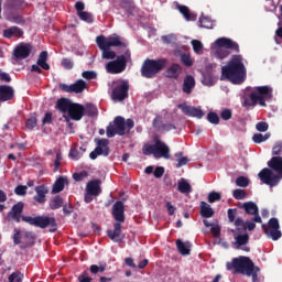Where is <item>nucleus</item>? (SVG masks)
<instances>
[{
    "instance_id": "nucleus-38",
    "label": "nucleus",
    "mask_w": 282,
    "mask_h": 282,
    "mask_svg": "<svg viewBox=\"0 0 282 282\" xmlns=\"http://www.w3.org/2000/svg\"><path fill=\"white\" fill-rule=\"evenodd\" d=\"M84 116H88V118H96L98 116V108L94 104H86L84 106Z\"/></svg>"
},
{
    "instance_id": "nucleus-18",
    "label": "nucleus",
    "mask_w": 282,
    "mask_h": 282,
    "mask_svg": "<svg viewBox=\"0 0 282 282\" xmlns=\"http://www.w3.org/2000/svg\"><path fill=\"white\" fill-rule=\"evenodd\" d=\"M32 54V44L30 43H21L13 51V56L17 61H25Z\"/></svg>"
},
{
    "instance_id": "nucleus-42",
    "label": "nucleus",
    "mask_w": 282,
    "mask_h": 282,
    "mask_svg": "<svg viewBox=\"0 0 282 282\" xmlns=\"http://www.w3.org/2000/svg\"><path fill=\"white\" fill-rule=\"evenodd\" d=\"M7 21H11L12 23H17L18 25H21V23H25L23 17L12 13V11H9V13L7 14Z\"/></svg>"
},
{
    "instance_id": "nucleus-43",
    "label": "nucleus",
    "mask_w": 282,
    "mask_h": 282,
    "mask_svg": "<svg viewBox=\"0 0 282 282\" xmlns=\"http://www.w3.org/2000/svg\"><path fill=\"white\" fill-rule=\"evenodd\" d=\"M200 28H206L207 30H213V20L208 17L202 15L198 20Z\"/></svg>"
},
{
    "instance_id": "nucleus-63",
    "label": "nucleus",
    "mask_w": 282,
    "mask_h": 282,
    "mask_svg": "<svg viewBox=\"0 0 282 282\" xmlns=\"http://www.w3.org/2000/svg\"><path fill=\"white\" fill-rule=\"evenodd\" d=\"M220 118H221V120H225V121L230 120V118H232V110H230V109H224V110L220 112Z\"/></svg>"
},
{
    "instance_id": "nucleus-53",
    "label": "nucleus",
    "mask_w": 282,
    "mask_h": 282,
    "mask_svg": "<svg viewBox=\"0 0 282 282\" xmlns=\"http://www.w3.org/2000/svg\"><path fill=\"white\" fill-rule=\"evenodd\" d=\"M163 126H164V122H163L162 116L156 115L152 121L153 129H155V131H159V129H161Z\"/></svg>"
},
{
    "instance_id": "nucleus-16",
    "label": "nucleus",
    "mask_w": 282,
    "mask_h": 282,
    "mask_svg": "<svg viewBox=\"0 0 282 282\" xmlns=\"http://www.w3.org/2000/svg\"><path fill=\"white\" fill-rule=\"evenodd\" d=\"M88 85L83 79H77L74 84H59L61 91H65V94H83L85 89H88Z\"/></svg>"
},
{
    "instance_id": "nucleus-50",
    "label": "nucleus",
    "mask_w": 282,
    "mask_h": 282,
    "mask_svg": "<svg viewBox=\"0 0 282 282\" xmlns=\"http://www.w3.org/2000/svg\"><path fill=\"white\" fill-rule=\"evenodd\" d=\"M77 17H79L80 21H85L86 23H91L94 21V15L87 11H82Z\"/></svg>"
},
{
    "instance_id": "nucleus-59",
    "label": "nucleus",
    "mask_w": 282,
    "mask_h": 282,
    "mask_svg": "<svg viewBox=\"0 0 282 282\" xmlns=\"http://www.w3.org/2000/svg\"><path fill=\"white\" fill-rule=\"evenodd\" d=\"M14 193H15V195H19L20 197H23V196L28 195V186H25V185H18L14 188Z\"/></svg>"
},
{
    "instance_id": "nucleus-32",
    "label": "nucleus",
    "mask_w": 282,
    "mask_h": 282,
    "mask_svg": "<svg viewBox=\"0 0 282 282\" xmlns=\"http://www.w3.org/2000/svg\"><path fill=\"white\" fill-rule=\"evenodd\" d=\"M13 36L21 39V36H23V30H21L19 26H11L3 31L4 39H12Z\"/></svg>"
},
{
    "instance_id": "nucleus-15",
    "label": "nucleus",
    "mask_w": 282,
    "mask_h": 282,
    "mask_svg": "<svg viewBox=\"0 0 282 282\" xmlns=\"http://www.w3.org/2000/svg\"><path fill=\"white\" fill-rule=\"evenodd\" d=\"M127 69V61L124 56H117L115 61H110L106 64V70L108 74H122Z\"/></svg>"
},
{
    "instance_id": "nucleus-1",
    "label": "nucleus",
    "mask_w": 282,
    "mask_h": 282,
    "mask_svg": "<svg viewBox=\"0 0 282 282\" xmlns=\"http://www.w3.org/2000/svg\"><path fill=\"white\" fill-rule=\"evenodd\" d=\"M23 208H25V204L23 202H19L14 204L10 212L7 214L8 221H15L17 224H21L25 221L29 226H34L35 228H50V232H56L58 230V225L56 224V218L50 216H23Z\"/></svg>"
},
{
    "instance_id": "nucleus-51",
    "label": "nucleus",
    "mask_w": 282,
    "mask_h": 282,
    "mask_svg": "<svg viewBox=\"0 0 282 282\" xmlns=\"http://www.w3.org/2000/svg\"><path fill=\"white\" fill-rule=\"evenodd\" d=\"M232 197H235L238 200L246 199L248 197V194L246 193V189L237 188L232 192Z\"/></svg>"
},
{
    "instance_id": "nucleus-25",
    "label": "nucleus",
    "mask_w": 282,
    "mask_h": 282,
    "mask_svg": "<svg viewBox=\"0 0 282 282\" xmlns=\"http://www.w3.org/2000/svg\"><path fill=\"white\" fill-rule=\"evenodd\" d=\"M14 98V88L8 85H0V102H8Z\"/></svg>"
},
{
    "instance_id": "nucleus-11",
    "label": "nucleus",
    "mask_w": 282,
    "mask_h": 282,
    "mask_svg": "<svg viewBox=\"0 0 282 282\" xmlns=\"http://www.w3.org/2000/svg\"><path fill=\"white\" fill-rule=\"evenodd\" d=\"M96 43L99 50H105L107 47H127V44L122 43L118 34H112L108 37L99 35L96 37Z\"/></svg>"
},
{
    "instance_id": "nucleus-52",
    "label": "nucleus",
    "mask_w": 282,
    "mask_h": 282,
    "mask_svg": "<svg viewBox=\"0 0 282 282\" xmlns=\"http://www.w3.org/2000/svg\"><path fill=\"white\" fill-rule=\"evenodd\" d=\"M24 239H26V246H34V241L36 240V235L32 231L24 232Z\"/></svg>"
},
{
    "instance_id": "nucleus-49",
    "label": "nucleus",
    "mask_w": 282,
    "mask_h": 282,
    "mask_svg": "<svg viewBox=\"0 0 282 282\" xmlns=\"http://www.w3.org/2000/svg\"><path fill=\"white\" fill-rule=\"evenodd\" d=\"M8 281L9 282H23V273H21V271H15L9 275Z\"/></svg>"
},
{
    "instance_id": "nucleus-62",
    "label": "nucleus",
    "mask_w": 282,
    "mask_h": 282,
    "mask_svg": "<svg viewBox=\"0 0 282 282\" xmlns=\"http://www.w3.org/2000/svg\"><path fill=\"white\" fill-rule=\"evenodd\" d=\"M25 127L29 129V131H33L36 127V117L29 118L25 122Z\"/></svg>"
},
{
    "instance_id": "nucleus-21",
    "label": "nucleus",
    "mask_w": 282,
    "mask_h": 282,
    "mask_svg": "<svg viewBox=\"0 0 282 282\" xmlns=\"http://www.w3.org/2000/svg\"><path fill=\"white\" fill-rule=\"evenodd\" d=\"M68 116L70 120H75L76 122L83 120V116H85V106L73 102L70 110H68Z\"/></svg>"
},
{
    "instance_id": "nucleus-28",
    "label": "nucleus",
    "mask_w": 282,
    "mask_h": 282,
    "mask_svg": "<svg viewBox=\"0 0 282 282\" xmlns=\"http://www.w3.org/2000/svg\"><path fill=\"white\" fill-rule=\"evenodd\" d=\"M176 248L180 252V254H183V257H186L191 254V248H193V243L189 241H182V239L176 240Z\"/></svg>"
},
{
    "instance_id": "nucleus-64",
    "label": "nucleus",
    "mask_w": 282,
    "mask_h": 282,
    "mask_svg": "<svg viewBox=\"0 0 282 282\" xmlns=\"http://www.w3.org/2000/svg\"><path fill=\"white\" fill-rule=\"evenodd\" d=\"M282 153V141L275 143V147L272 148V155H281Z\"/></svg>"
},
{
    "instance_id": "nucleus-23",
    "label": "nucleus",
    "mask_w": 282,
    "mask_h": 282,
    "mask_svg": "<svg viewBox=\"0 0 282 282\" xmlns=\"http://www.w3.org/2000/svg\"><path fill=\"white\" fill-rule=\"evenodd\" d=\"M102 181L98 178L88 182L86 185V193H89V195H95V197H98V195L102 193V188L100 187Z\"/></svg>"
},
{
    "instance_id": "nucleus-55",
    "label": "nucleus",
    "mask_w": 282,
    "mask_h": 282,
    "mask_svg": "<svg viewBox=\"0 0 282 282\" xmlns=\"http://www.w3.org/2000/svg\"><path fill=\"white\" fill-rule=\"evenodd\" d=\"M181 62L185 67H193V58H191V55L184 53L181 55Z\"/></svg>"
},
{
    "instance_id": "nucleus-60",
    "label": "nucleus",
    "mask_w": 282,
    "mask_h": 282,
    "mask_svg": "<svg viewBox=\"0 0 282 282\" xmlns=\"http://www.w3.org/2000/svg\"><path fill=\"white\" fill-rule=\"evenodd\" d=\"M61 65L64 69H74V61L70 58H63Z\"/></svg>"
},
{
    "instance_id": "nucleus-9",
    "label": "nucleus",
    "mask_w": 282,
    "mask_h": 282,
    "mask_svg": "<svg viewBox=\"0 0 282 282\" xmlns=\"http://www.w3.org/2000/svg\"><path fill=\"white\" fill-rule=\"evenodd\" d=\"M143 155H153L156 160L164 158V160L171 159V148L165 142L156 139L154 144H148L143 147Z\"/></svg>"
},
{
    "instance_id": "nucleus-24",
    "label": "nucleus",
    "mask_w": 282,
    "mask_h": 282,
    "mask_svg": "<svg viewBox=\"0 0 282 282\" xmlns=\"http://www.w3.org/2000/svg\"><path fill=\"white\" fill-rule=\"evenodd\" d=\"M36 195L33 197L34 202L37 204H45L47 202V193H50V189H47V186L45 185H39L35 187Z\"/></svg>"
},
{
    "instance_id": "nucleus-35",
    "label": "nucleus",
    "mask_w": 282,
    "mask_h": 282,
    "mask_svg": "<svg viewBox=\"0 0 282 282\" xmlns=\"http://www.w3.org/2000/svg\"><path fill=\"white\" fill-rule=\"evenodd\" d=\"M177 8H178V11L181 12V14H183V17L186 19V21H196L197 20V14L191 13V9H188V7L178 4Z\"/></svg>"
},
{
    "instance_id": "nucleus-6",
    "label": "nucleus",
    "mask_w": 282,
    "mask_h": 282,
    "mask_svg": "<svg viewBox=\"0 0 282 282\" xmlns=\"http://www.w3.org/2000/svg\"><path fill=\"white\" fill-rule=\"evenodd\" d=\"M267 100H272V88L269 86H258L253 91L243 95L242 107H245L247 111L254 109L257 105L268 107V104H265Z\"/></svg>"
},
{
    "instance_id": "nucleus-5",
    "label": "nucleus",
    "mask_w": 282,
    "mask_h": 282,
    "mask_svg": "<svg viewBox=\"0 0 282 282\" xmlns=\"http://www.w3.org/2000/svg\"><path fill=\"white\" fill-rule=\"evenodd\" d=\"M268 166L262 169L258 176L262 184H267V186H279V182L282 180V156H272L270 161H268Z\"/></svg>"
},
{
    "instance_id": "nucleus-12",
    "label": "nucleus",
    "mask_w": 282,
    "mask_h": 282,
    "mask_svg": "<svg viewBox=\"0 0 282 282\" xmlns=\"http://www.w3.org/2000/svg\"><path fill=\"white\" fill-rule=\"evenodd\" d=\"M262 230H264L267 237H271L273 241H279V239L282 237L281 225L279 224L278 218H270L268 225H262Z\"/></svg>"
},
{
    "instance_id": "nucleus-37",
    "label": "nucleus",
    "mask_w": 282,
    "mask_h": 282,
    "mask_svg": "<svg viewBox=\"0 0 282 282\" xmlns=\"http://www.w3.org/2000/svg\"><path fill=\"white\" fill-rule=\"evenodd\" d=\"M36 63L42 69H45V72H50V64H47V51H43L40 53Z\"/></svg>"
},
{
    "instance_id": "nucleus-31",
    "label": "nucleus",
    "mask_w": 282,
    "mask_h": 282,
    "mask_svg": "<svg viewBox=\"0 0 282 282\" xmlns=\"http://www.w3.org/2000/svg\"><path fill=\"white\" fill-rule=\"evenodd\" d=\"M180 74H182V67L180 64H172L166 70V78H180Z\"/></svg>"
},
{
    "instance_id": "nucleus-29",
    "label": "nucleus",
    "mask_w": 282,
    "mask_h": 282,
    "mask_svg": "<svg viewBox=\"0 0 282 282\" xmlns=\"http://www.w3.org/2000/svg\"><path fill=\"white\" fill-rule=\"evenodd\" d=\"M183 93L184 94H193V89H195V77L192 75H186L183 82Z\"/></svg>"
},
{
    "instance_id": "nucleus-33",
    "label": "nucleus",
    "mask_w": 282,
    "mask_h": 282,
    "mask_svg": "<svg viewBox=\"0 0 282 282\" xmlns=\"http://www.w3.org/2000/svg\"><path fill=\"white\" fill-rule=\"evenodd\" d=\"M215 215V210L213 207L206 203V202H200V217H204L205 219H210Z\"/></svg>"
},
{
    "instance_id": "nucleus-13",
    "label": "nucleus",
    "mask_w": 282,
    "mask_h": 282,
    "mask_svg": "<svg viewBox=\"0 0 282 282\" xmlns=\"http://www.w3.org/2000/svg\"><path fill=\"white\" fill-rule=\"evenodd\" d=\"M127 98H129V82L120 80L112 89L111 100L122 102V100H127Z\"/></svg>"
},
{
    "instance_id": "nucleus-14",
    "label": "nucleus",
    "mask_w": 282,
    "mask_h": 282,
    "mask_svg": "<svg viewBox=\"0 0 282 282\" xmlns=\"http://www.w3.org/2000/svg\"><path fill=\"white\" fill-rule=\"evenodd\" d=\"M242 210H245L246 215L253 216L251 220L252 224H262L263 220L261 219V216L259 215V206L254 202H246L242 205L239 206Z\"/></svg>"
},
{
    "instance_id": "nucleus-22",
    "label": "nucleus",
    "mask_w": 282,
    "mask_h": 282,
    "mask_svg": "<svg viewBox=\"0 0 282 282\" xmlns=\"http://www.w3.org/2000/svg\"><path fill=\"white\" fill-rule=\"evenodd\" d=\"M112 215L115 221L119 224H124V203L122 200H117L112 206Z\"/></svg>"
},
{
    "instance_id": "nucleus-41",
    "label": "nucleus",
    "mask_w": 282,
    "mask_h": 282,
    "mask_svg": "<svg viewBox=\"0 0 282 282\" xmlns=\"http://www.w3.org/2000/svg\"><path fill=\"white\" fill-rule=\"evenodd\" d=\"M120 6L127 12V14H132L133 10H135V4L131 0H121Z\"/></svg>"
},
{
    "instance_id": "nucleus-36",
    "label": "nucleus",
    "mask_w": 282,
    "mask_h": 282,
    "mask_svg": "<svg viewBox=\"0 0 282 282\" xmlns=\"http://www.w3.org/2000/svg\"><path fill=\"white\" fill-rule=\"evenodd\" d=\"M177 191H180L183 195H188L193 193V187L191 183H187L186 180L181 178L177 183Z\"/></svg>"
},
{
    "instance_id": "nucleus-17",
    "label": "nucleus",
    "mask_w": 282,
    "mask_h": 282,
    "mask_svg": "<svg viewBox=\"0 0 282 282\" xmlns=\"http://www.w3.org/2000/svg\"><path fill=\"white\" fill-rule=\"evenodd\" d=\"M96 142V149L89 154L90 160H96L98 155H104V158H107L109 153H111L109 150V139H98Z\"/></svg>"
},
{
    "instance_id": "nucleus-10",
    "label": "nucleus",
    "mask_w": 282,
    "mask_h": 282,
    "mask_svg": "<svg viewBox=\"0 0 282 282\" xmlns=\"http://www.w3.org/2000/svg\"><path fill=\"white\" fill-rule=\"evenodd\" d=\"M215 45L217 46L215 56L220 61L230 56V51L239 53V44L231 39L228 37H219L215 41Z\"/></svg>"
},
{
    "instance_id": "nucleus-48",
    "label": "nucleus",
    "mask_w": 282,
    "mask_h": 282,
    "mask_svg": "<svg viewBox=\"0 0 282 282\" xmlns=\"http://www.w3.org/2000/svg\"><path fill=\"white\" fill-rule=\"evenodd\" d=\"M109 48L110 47L99 48V50H101L102 52V58H106L107 61H113V58H116V53Z\"/></svg>"
},
{
    "instance_id": "nucleus-39",
    "label": "nucleus",
    "mask_w": 282,
    "mask_h": 282,
    "mask_svg": "<svg viewBox=\"0 0 282 282\" xmlns=\"http://www.w3.org/2000/svg\"><path fill=\"white\" fill-rule=\"evenodd\" d=\"M174 158L176 159V169H182V166H186V164H188V162H191L189 159H187L186 156H184V152H176L174 154Z\"/></svg>"
},
{
    "instance_id": "nucleus-47",
    "label": "nucleus",
    "mask_w": 282,
    "mask_h": 282,
    "mask_svg": "<svg viewBox=\"0 0 282 282\" xmlns=\"http://www.w3.org/2000/svg\"><path fill=\"white\" fill-rule=\"evenodd\" d=\"M250 185V180L246 176H239L236 180V186H239L240 188H248Z\"/></svg>"
},
{
    "instance_id": "nucleus-27",
    "label": "nucleus",
    "mask_w": 282,
    "mask_h": 282,
    "mask_svg": "<svg viewBox=\"0 0 282 282\" xmlns=\"http://www.w3.org/2000/svg\"><path fill=\"white\" fill-rule=\"evenodd\" d=\"M65 185H69V180L67 178V176H59L53 184L52 193H63V191L65 189Z\"/></svg>"
},
{
    "instance_id": "nucleus-54",
    "label": "nucleus",
    "mask_w": 282,
    "mask_h": 282,
    "mask_svg": "<svg viewBox=\"0 0 282 282\" xmlns=\"http://www.w3.org/2000/svg\"><path fill=\"white\" fill-rule=\"evenodd\" d=\"M105 270H107V264L104 263L100 267H98L97 264H93L90 265V273L91 274H98V272L102 273L105 272Z\"/></svg>"
},
{
    "instance_id": "nucleus-40",
    "label": "nucleus",
    "mask_w": 282,
    "mask_h": 282,
    "mask_svg": "<svg viewBox=\"0 0 282 282\" xmlns=\"http://www.w3.org/2000/svg\"><path fill=\"white\" fill-rule=\"evenodd\" d=\"M63 197L57 195L50 200V208L51 210H58V208H63Z\"/></svg>"
},
{
    "instance_id": "nucleus-2",
    "label": "nucleus",
    "mask_w": 282,
    "mask_h": 282,
    "mask_svg": "<svg viewBox=\"0 0 282 282\" xmlns=\"http://www.w3.org/2000/svg\"><path fill=\"white\" fill-rule=\"evenodd\" d=\"M227 215L230 224H234L236 226V229L231 230L235 239V248L237 250L241 249L245 250V252H250V247L243 248V246H248V243L250 242V235H248L247 230H249V232H252V230L257 228V224L252 221H245L242 220V218H236L237 208H229L227 210Z\"/></svg>"
},
{
    "instance_id": "nucleus-57",
    "label": "nucleus",
    "mask_w": 282,
    "mask_h": 282,
    "mask_svg": "<svg viewBox=\"0 0 282 282\" xmlns=\"http://www.w3.org/2000/svg\"><path fill=\"white\" fill-rule=\"evenodd\" d=\"M207 120L210 124H219V115L217 112H208Z\"/></svg>"
},
{
    "instance_id": "nucleus-3",
    "label": "nucleus",
    "mask_w": 282,
    "mask_h": 282,
    "mask_svg": "<svg viewBox=\"0 0 282 282\" xmlns=\"http://www.w3.org/2000/svg\"><path fill=\"white\" fill-rule=\"evenodd\" d=\"M247 69L243 56L232 55L227 65L221 67V80H229L232 85H241L246 82Z\"/></svg>"
},
{
    "instance_id": "nucleus-34",
    "label": "nucleus",
    "mask_w": 282,
    "mask_h": 282,
    "mask_svg": "<svg viewBox=\"0 0 282 282\" xmlns=\"http://www.w3.org/2000/svg\"><path fill=\"white\" fill-rule=\"evenodd\" d=\"M23 3H25L23 0H7L4 8L9 12H14L17 10H21L23 8Z\"/></svg>"
},
{
    "instance_id": "nucleus-20",
    "label": "nucleus",
    "mask_w": 282,
    "mask_h": 282,
    "mask_svg": "<svg viewBox=\"0 0 282 282\" xmlns=\"http://www.w3.org/2000/svg\"><path fill=\"white\" fill-rule=\"evenodd\" d=\"M107 237H109L111 241H115V243H122V239H124V236L122 235V225L120 223H115L113 230H107Z\"/></svg>"
},
{
    "instance_id": "nucleus-30",
    "label": "nucleus",
    "mask_w": 282,
    "mask_h": 282,
    "mask_svg": "<svg viewBox=\"0 0 282 282\" xmlns=\"http://www.w3.org/2000/svg\"><path fill=\"white\" fill-rule=\"evenodd\" d=\"M74 102H70L67 98H61L56 102V109L61 111V113H69V110L72 109V106Z\"/></svg>"
},
{
    "instance_id": "nucleus-44",
    "label": "nucleus",
    "mask_w": 282,
    "mask_h": 282,
    "mask_svg": "<svg viewBox=\"0 0 282 282\" xmlns=\"http://www.w3.org/2000/svg\"><path fill=\"white\" fill-rule=\"evenodd\" d=\"M265 140H270V132L265 133L264 135L262 133H256L252 137V141L256 144H261V142H265Z\"/></svg>"
},
{
    "instance_id": "nucleus-58",
    "label": "nucleus",
    "mask_w": 282,
    "mask_h": 282,
    "mask_svg": "<svg viewBox=\"0 0 282 282\" xmlns=\"http://www.w3.org/2000/svg\"><path fill=\"white\" fill-rule=\"evenodd\" d=\"M85 177H89V173L87 171H82L79 173L73 174V180H75V182H83Z\"/></svg>"
},
{
    "instance_id": "nucleus-7",
    "label": "nucleus",
    "mask_w": 282,
    "mask_h": 282,
    "mask_svg": "<svg viewBox=\"0 0 282 282\" xmlns=\"http://www.w3.org/2000/svg\"><path fill=\"white\" fill-rule=\"evenodd\" d=\"M135 127V122L132 119L124 120L123 117H116L112 122L106 128L107 138H116V135H124L128 131H131Z\"/></svg>"
},
{
    "instance_id": "nucleus-4",
    "label": "nucleus",
    "mask_w": 282,
    "mask_h": 282,
    "mask_svg": "<svg viewBox=\"0 0 282 282\" xmlns=\"http://www.w3.org/2000/svg\"><path fill=\"white\" fill-rule=\"evenodd\" d=\"M226 269L229 271L234 270V274L251 276L252 282H259V272H261V268L254 265L252 259L246 256L234 258L231 262L226 263Z\"/></svg>"
},
{
    "instance_id": "nucleus-19",
    "label": "nucleus",
    "mask_w": 282,
    "mask_h": 282,
    "mask_svg": "<svg viewBox=\"0 0 282 282\" xmlns=\"http://www.w3.org/2000/svg\"><path fill=\"white\" fill-rule=\"evenodd\" d=\"M177 107L185 116H189L191 118H197L198 120H202V118H204V110L200 108L188 106L186 104H180Z\"/></svg>"
},
{
    "instance_id": "nucleus-8",
    "label": "nucleus",
    "mask_w": 282,
    "mask_h": 282,
    "mask_svg": "<svg viewBox=\"0 0 282 282\" xmlns=\"http://www.w3.org/2000/svg\"><path fill=\"white\" fill-rule=\"evenodd\" d=\"M167 63L169 59L166 58H147L141 67V76H143V78H155V76H158L162 69L166 68Z\"/></svg>"
},
{
    "instance_id": "nucleus-56",
    "label": "nucleus",
    "mask_w": 282,
    "mask_h": 282,
    "mask_svg": "<svg viewBox=\"0 0 282 282\" xmlns=\"http://www.w3.org/2000/svg\"><path fill=\"white\" fill-rule=\"evenodd\" d=\"M175 129H177V127L173 123H163L159 129V133H167V131H173Z\"/></svg>"
},
{
    "instance_id": "nucleus-61",
    "label": "nucleus",
    "mask_w": 282,
    "mask_h": 282,
    "mask_svg": "<svg viewBox=\"0 0 282 282\" xmlns=\"http://www.w3.org/2000/svg\"><path fill=\"white\" fill-rule=\"evenodd\" d=\"M82 76L86 80H94L98 75L94 70H85L82 73Z\"/></svg>"
},
{
    "instance_id": "nucleus-46",
    "label": "nucleus",
    "mask_w": 282,
    "mask_h": 282,
    "mask_svg": "<svg viewBox=\"0 0 282 282\" xmlns=\"http://www.w3.org/2000/svg\"><path fill=\"white\" fill-rule=\"evenodd\" d=\"M207 202L209 204H215V202H221V194L219 192H210L207 196Z\"/></svg>"
},
{
    "instance_id": "nucleus-45",
    "label": "nucleus",
    "mask_w": 282,
    "mask_h": 282,
    "mask_svg": "<svg viewBox=\"0 0 282 282\" xmlns=\"http://www.w3.org/2000/svg\"><path fill=\"white\" fill-rule=\"evenodd\" d=\"M192 47H193L195 54H204V44H202L200 41L193 40L192 41Z\"/></svg>"
},
{
    "instance_id": "nucleus-26",
    "label": "nucleus",
    "mask_w": 282,
    "mask_h": 282,
    "mask_svg": "<svg viewBox=\"0 0 282 282\" xmlns=\"http://www.w3.org/2000/svg\"><path fill=\"white\" fill-rule=\"evenodd\" d=\"M214 67H217V64H208L206 67V72L203 73L202 83L203 85H207V87H212V85H215V80L213 76Z\"/></svg>"
}]
</instances>
